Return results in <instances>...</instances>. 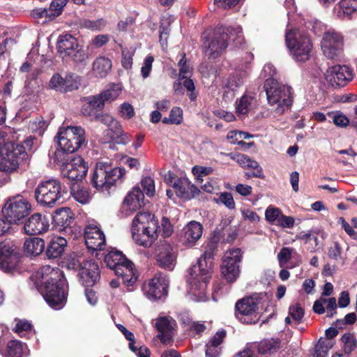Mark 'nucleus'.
I'll return each mask as SVG.
<instances>
[{
    "label": "nucleus",
    "instance_id": "1",
    "mask_svg": "<svg viewBox=\"0 0 357 357\" xmlns=\"http://www.w3.org/2000/svg\"><path fill=\"white\" fill-rule=\"evenodd\" d=\"M39 291L50 307L61 310L67 300V284L62 271L57 266H43L36 273Z\"/></svg>",
    "mask_w": 357,
    "mask_h": 357
},
{
    "label": "nucleus",
    "instance_id": "2",
    "mask_svg": "<svg viewBox=\"0 0 357 357\" xmlns=\"http://www.w3.org/2000/svg\"><path fill=\"white\" fill-rule=\"evenodd\" d=\"M214 252V246L211 245L188 271V291L195 301L208 300L207 286L213 272Z\"/></svg>",
    "mask_w": 357,
    "mask_h": 357
},
{
    "label": "nucleus",
    "instance_id": "3",
    "mask_svg": "<svg viewBox=\"0 0 357 357\" xmlns=\"http://www.w3.org/2000/svg\"><path fill=\"white\" fill-rule=\"evenodd\" d=\"M235 47H241L245 43L242 27L220 26L217 28L212 36L204 42L205 54L209 59L220 56L230 43Z\"/></svg>",
    "mask_w": 357,
    "mask_h": 357
},
{
    "label": "nucleus",
    "instance_id": "4",
    "mask_svg": "<svg viewBox=\"0 0 357 357\" xmlns=\"http://www.w3.org/2000/svg\"><path fill=\"white\" fill-rule=\"evenodd\" d=\"M158 220L153 215L149 212H139L132 221V238L139 245L150 247L158 236Z\"/></svg>",
    "mask_w": 357,
    "mask_h": 357
},
{
    "label": "nucleus",
    "instance_id": "5",
    "mask_svg": "<svg viewBox=\"0 0 357 357\" xmlns=\"http://www.w3.org/2000/svg\"><path fill=\"white\" fill-rule=\"evenodd\" d=\"M264 89L268 103L277 114L281 115L291 107L294 98L291 86L282 84L275 79H268L265 82Z\"/></svg>",
    "mask_w": 357,
    "mask_h": 357
},
{
    "label": "nucleus",
    "instance_id": "6",
    "mask_svg": "<svg viewBox=\"0 0 357 357\" xmlns=\"http://www.w3.org/2000/svg\"><path fill=\"white\" fill-rule=\"evenodd\" d=\"M285 43L296 62L303 63L310 59L313 45L308 36L299 30H287Z\"/></svg>",
    "mask_w": 357,
    "mask_h": 357
},
{
    "label": "nucleus",
    "instance_id": "7",
    "mask_svg": "<svg viewBox=\"0 0 357 357\" xmlns=\"http://www.w3.org/2000/svg\"><path fill=\"white\" fill-rule=\"evenodd\" d=\"M125 170L103 162H97L91 175L92 185L98 191L108 192L115 183L123 177Z\"/></svg>",
    "mask_w": 357,
    "mask_h": 357
},
{
    "label": "nucleus",
    "instance_id": "8",
    "mask_svg": "<svg viewBox=\"0 0 357 357\" xmlns=\"http://www.w3.org/2000/svg\"><path fill=\"white\" fill-rule=\"evenodd\" d=\"M107 267L114 271L116 275L121 277L123 282L128 287L132 286L137 280L133 264L127 259L122 252L112 250L105 257Z\"/></svg>",
    "mask_w": 357,
    "mask_h": 357
},
{
    "label": "nucleus",
    "instance_id": "9",
    "mask_svg": "<svg viewBox=\"0 0 357 357\" xmlns=\"http://www.w3.org/2000/svg\"><path fill=\"white\" fill-rule=\"evenodd\" d=\"M26 155L23 146L6 144L0 151V171L6 174L16 172Z\"/></svg>",
    "mask_w": 357,
    "mask_h": 357
},
{
    "label": "nucleus",
    "instance_id": "10",
    "mask_svg": "<svg viewBox=\"0 0 357 357\" xmlns=\"http://www.w3.org/2000/svg\"><path fill=\"white\" fill-rule=\"evenodd\" d=\"M85 142V132L80 126L61 128L57 133V143L63 152L74 153Z\"/></svg>",
    "mask_w": 357,
    "mask_h": 357
},
{
    "label": "nucleus",
    "instance_id": "11",
    "mask_svg": "<svg viewBox=\"0 0 357 357\" xmlns=\"http://www.w3.org/2000/svg\"><path fill=\"white\" fill-rule=\"evenodd\" d=\"M63 192L59 181L50 179L38 185L35 190V198L41 205L52 206L56 203L60 202Z\"/></svg>",
    "mask_w": 357,
    "mask_h": 357
},
{
    "label": "nucleus",
    "instance_id": "12",
    "mask_svg": "<svg viewBox=\"0 0 357 357\" xmlns=\"http://www.w3.org/2000/svg\"><path fill=\"white\" fill-rule=\"evenodd\" d=\"M31 211L29 201L21 195L9 198L2 209L4 218L10 224H19Z\"/></svg>",
    "mask_w": 357,
    "mask_h": 357
},
{
    "label": "nucleus",
    "instance_id": "13",
    "mask_svg": "<svg viewBox=\"0 0 357 357\" xmlns=\"http://www.w3.org/2000/svg\"><path fill=\"white\" fill-rule=\"evenodd\" d=\"M258 296L253 295L245 297L236 303V317L242 323L247 324H255L259 319Z\"/></svg>",
    "mask_w": 357,
    "mask_h": 357
},
{
    "label": "nucleus",
    "instance_id": "14",
    "mask_svg": "<svg viewBox=\"0 0 357 357\" xmlns=\"http://www.w3.org/2000/svg\"><path fill=\"white\" fill-rule=\"evenodd\" d=\"M243 258V252L240 248H232L225 252L221 272L229 282H234L240 275L239 263Z\"/></svg>",
    "mask_w": 357,
    "mask_h": 357
},
{
    "label": "nucleus",
    "instance_id": "15",
    "mask_svg": "<svg viewBox=\"0 0 357 357\" xmlns=\"http://www.w3.org/2000/svg\"><path fill=\"white\" fill-rule=\"evenodd\" d=\"M324 54L328 59H338L343 51V38L340 33L334 31L324 33L321 43Z\"/></svg>",
    "mask_w": 357,
    "mask_h": 357
},
{
    "label": "nucleus",
    "instance_id": "16",
    "mask_svg": "<svg viewBox=\"0 0 357 357\" xmlns=\"http://www.w3.org/2000/svg\"><path fill=\"white\" fill-rule=\"evenodd\" d=\"M169 280L162 274L155 275L143 286V291L149 299H160L167 294Z\"/></svg>",
    "mask_w": 357,
    "mask_h": 357
},
{
    "label": "nucleus",
    "instance_id": "17",
    "mask_svg": "<svg viewBox=\"0 0 357 357\" xmlns=\"http://www.w3.org/2000/svg\"><path fill=\"white\" fill-rule=\"evenodd\" d=\"M352 70L346 65H335L329 67L326 73V79L333 86H344L353 79Z\"/></svg>",
    "mask_w": 357,
    "mask_h": 357
},
{
    "label": "nucleus",
    "instance_id": "18",
    "mask_svg": "<svg viewBox=\"0 0 357 357\" xmlns=\"http://www.w3.org/2000/svg\"><path fill=\"white\" fill-rule=\"evenodd\" d=\"M85 243L89 250L97 251L105 246V236L96 222H89L84 229Z\"/></svg>",
    "mask_w": 357,
    "mask_h": 357
},
{
    "label": "nucleus",
    "instance_id": "19",
    "mask_svg": "<svg viewBox=\"0 0 357 357\" xmlns=\"http://www.w3.org/2000/svg\"><path fill=\"white\" fill-rule=\"evenodd\" d=\"M87 170L88 167L84 159L77 156L63 164L62 174L70 181H79L85 177Z\"/></svg>",
    "mask_w": 357,
    "mask_h": 357
},
{
    "label": "nucleus",
    "instance_id": "20",
    "mask_svg": "<svg viewBox=\"0 0 357 357\" xmlns=\"http://www.w3.org/2000/svg\"><path fill=\"white\" fill-rule=\"evenodd\" d=\"M176 321L170 317H160L155 324L158 331V337L164 344H170L175 333Z\"/></svg>",
    "mask_w": 357,
    "mask_h": 357
},
{
    "label": "nucleus",
    "instance_id": "21",
    "mask_svg": "<svg viewBox=\"0 0 357 357\" xmlns=\"http://www.w3.org/2000/svg\"><path fill=\"white\" fill-rule=\"evenodd\" d=\"M54 226L66 235L70 236L73 231L71 224L73 222L74 215L68 207H62L55 211L53 215Z\"/></svg>",
    "mask_w": 357,
    "mask_h": 357
},
{
    "label": "nucleus",
    "instance_id": "22",
    "mask_svg": "<svg viewBox=\"0 0 357 357\" xmlns=\"http://www.w3.org/2000/svg\"><path fill=\"white\" fill-rule=\"evenodd\" d=\"M203 233L202 225L197 221H190L183 229L181 242L187 248L193 247Z\"/></svg>",
    "mask_w": 357,
    "mask_h": 357
},
{
    "label": "nucleus",
    "instance_id": "23",
    "mask_svg": "<svg viewBox=\"0 0 357 357\" xmlns=\"http://www.w3.org/2000/svg\"><path fill=\"white\" fill-rule=\"evenodd\" d=\"M99 276V268L96 262L91 260L82 263L79 273V280L82 285L93 286Z\"/></svg>",
    "mask_w": 357,
    "mask_h": 357
},
{
    "label": "nucleus",
    "instance_id": "24",
    "mask_svg": "<svg viewBox=\"0 0 357 357\" xmlns=\"http://www.w3.org/2000/svg\"><path fill=\"white\" fill-rule=\"evenodd\" d=\"M144 195L139 187H135L130 191L124 199L122 212L126 215H130L134 211L144 206Z\"/></svg>",
    "mask_w": 357,
    "mask_h": 357
},
{
    "label": "nucleus",
    "instance_id": "25",
    "mask_svg": "<svg viewBox=\"0 0 357 357\" xmlns=\"http://www.w3.org/2000/svg\"><path fill=\"white\" fill-rule=\"evenodd\" d=\"M19 259L18 253L8 243H0V269L8 272L13 269Z\"/></svg>",
    "mask_w": 357,
    "mask_h": 357
},
{
    "label": "nucleus",
    "instance_id": "26",
    "mask_svg": "<svg viewBox=\"0 0 357 357\" xmlns=\"http://www.w3.org/2000/svg\"><path fill=\"white\" fill-rule=\"evenodd\" d=\"M49 227V221L45 216L35 213L25 222L24 229L26 234L36 235L45 232Z\"/></svg>",
    "mask_w": 357,
    "mask_h": 357
},
{
    "label": "nucleus",
    "instance_id": "27",
    "mask_svg": "<svg viewBox=\"0 0 357 357\" xmlns=\"http://www.w3.org/2000/svg\"><path fill=\"white\" fill-rule=\"evenodd\" d=\"M176 255L169 245L165 243L159 247L156 261L161 268L172 271L176 264Z\"/></svg>",
    "mask_w": 357,
    "mask_h": 357
},
{
    "label": "nucleus",
    "instance_id": "28",
    "mask_svg": "<svg viewBox=\"0 0 357 357\" xmlns=\"http://www.w3.org/2000/svg\"><path fill=\"white\" fill-rule=\"evenodd\" d=\"M256 96L251 93H245L241 98L237 99L235 103L236 112L240 119H244L248 114L254 110L257 105Z\"/></svg>",
    "mask_w": 357,
    "mask_h": 357
},
{
    "label": "nucleus",
    "instance_id": "29",
    "mask_svg": "<svg viewBox=\"0 0 357 357\" xmlns=\"http://www.w3.org/2000/svg\"><path fill=\"white\" fill-rule=\"evenodd\" d=\"M178 197L183 199H190L194 197L199 190L195 185L190 184L186 178H177L172 185Z\"/></svg>",
    "mask_w": 357,
    "mask_h": 357
},
{
    "label": "nucleus",
    "instance_id": "30",
    "mask_svg": "<svg viewBox=\"0 0 357 357\" xmlns=\"http://www.w3.org/2000/svg\"><path fill=\"white\" fill-rule=\"evenodd\" d=\"M333 12L338 18L349 19L357 12V0H341Z\"/></svg>",
    "mask_w": 357,
    "mask_h": 357
},
{
    "label": "nucleus",
    "instance_id": "31",
    "mask_svg": "<svg viewBox=\"0 0 357 357\" xmlns=\"http://www.w3.org/2000/svg\"><path fill=\"white\" fill-rule=\"evenodd\" d=\"M77 39L72 35L66 33L59 37L57 50L62 56H68L78 47Z\"/></svg>",
    "mask_w": 357,
    "mask_h": 357
},
{
    "label": "nucleus",
    "instance_id": "32",
    "mask_svg": "<svg viewBox=\"0 0 357 357\" xmlns=\"http://www.w3.org/2000/svg\"><path fill=\"white\" fill-rule=\"evenodd\" d=\"M81 112L84 116L96 119L98 110L102 109V102L96 96L85 97L82 100Z\"/></svg>",
    "mask_w": 357,
    "mask_h": 357
},
{
    "label": "nucleus",
    "instance_id": "33",
    "mask_svg": "<svg viewBox=\"0 0 357 357\" xmlns=\"http://www.w3.org/2000/svg\"><path fill=\"white\" fill-rule=\"evenodd\" d=\"M68 240L65 237L53 236L47 246L46 255L50 259H55L60 257L67 245Z\"/></svg>",
    "mask_w": 357,
    "mask_h": 357
},
{
    "label": "nucleus",
    "instance_id": "34",
    "mask_svg": "<svg viewBox=\"0 0 357 357\" xmlns=\"http://www.w3.org/2000/svg\"><path fill=\"white\" fill-rule=\"evenodd\" d=\"M112 68V61L105 56L96 59L93 63L92 72L96 77L102 78L107 76Z\"/></svg>",
    "mask_w": 357,
    "mask_h": 357
},
{
    "label": "nucleus",
    "instance_id": "35",
    "mask_svg": "<svg viewBox=\"0 0 357 357\" xmlns=\"http://www.w3.org/2000/svg\"><path fill=\"white\" fill-rule=\"evenodd\" d=\"M44 240L39 237L27 238L24 243V252L29 256H38L45 249Z\"/></svg>",
    "mask_w": 357,
    "mask_h": 357
},
{
    "label": "nucleus",
    "instance_id": "36",
    "mask_svg": "<svg viewBox=\"0 0 357 357\" xmlns=\"http://www.w3.org/2000/svg\"><path fill=\"white\" fill-rule=\"evenodd\" d=\"M122 91V86L120 84H110L107 89L102 91L98 95H96V98L99 99L102 102V106L104 107V105L106 102H112L116 99Z\"/></svg>",
    "mask_w": 357,
    "mask_h": 357
},
{
    "label": "nucleus",
    "instance_id": "37",
    "mask_svg": "<svg viewBox=\"0 0 357 357\" xmlns=\"http://www.w3.org/2000/svg\"><path fill=\"white\" fill-rule=\"evenodd\" d=\"M280 345L279 339H265L261 340L257 346H252V348L257 350L258 354L266 355L275 352Z\"/></svg>",
    "mask_w": 357,
    "mask_h": 357
},
{
    "label": "nucleus",
    "instance_id": "38",
    "mask_svg": "<svg viewBox=\"0 0 357 357\" xmlns=\"http://www.w3.org/2000/svg\"><path fill=\"white\" fill-rule=\"evenodd\" d=\"M244 73L235 72L231 74L227 79L223 82V87L225 93L234 92L243 84Z\"/></svg>",
    "mask_w": 357,
    "mask_h": 357
},
{
    "label": "nucleus",
    "instance_id": "39",
    "mask_svg": "<svg viewBox=\"0 0 357 357\" xmlns=\"http://www.w3.org/2000/svg\"><path fill=\"white\" fill-rule=\"evenodd\" d=\"M172 22L171 16H163L161 20V25L160 26V43L162 49L167 46V38L169 34V26Z\"/></svg>",
    "mask_w": 357,
    "mask_h": 357
},
{
    "label": "nucleus",
    "instance_id": "40",
    "mask_svg": "<svg viewBox=\"0 0 357 357\" xmlns=\"http://www.w3.org/2000/svg\"><path fill=\"white\" fill-rule=\"evenodd\" d=\"M70 188V193L77 202L82 204H86L89 202L91 195L86 188H80L78 185H73Z\"/></svg>",
    "mask_w": 357,
    "mask_h": 357
},
{
    "label": "nucleus",
    "instance_id": "41",
    "mask_svg": "<svg viewBox=\"0 0 357 357\" xmlns=\"http://www.w3.org/2000/svg\"><path fill=\"white\" fill-rule=\"evenodd\" d=\"M333 343L330 340L319 339L314 347V357H326L328 351L333 347Z\"/></svg>",
    "mask_w": 357,
    "mask_h": 357
},
{
    "label": "nucleus",
    "instance_id": "42",
    "mask_svg": "<svg viewBox=\"0 0 357 357\" xmlns=\"http://www.w3.org/2000/svg\"><path fill=\"white\" fill-rule=\"evenodd\" d=\"M24 353L23 345L18 340H10L7 344L6 357H22Z\"/></svg>",
    "mask_w": 357,
    "mask_h": 357
},
{
    "label": "nucleus",
    "instance_id": "43",
    "mask_svg": "<svg viewBox=\"0 0 357 357\" xmlns=\"http://www.w3.org/2000/svg\"><path fill=\"white\" fill-rule=\"evenodd\" d=\"M28 128L31 132L42 135L47 128V123L42 118H36L29 121Z\"/></svg>",
    "mask_w": 357,
    "mask_h": 357
},
{
    "label": "nucleus",
    "instance_id": "44",
    "mask_svg": "<svg viewBox=\"0 0 357 357\" xmlns=\"http://www.w3.org/2000/svg\"><path fill=\"white\" fill-rule=\"evenodd\" d=\"M328 255L331 259L336 261H340L342 265L346 262L347 257L345 255H342V248L337 242H335L334 244L329 248Z\"/></svg>",
    "mask_w": 357,
    "mask_h": 357
},
{
    "label": "nucleus",
    "instance_id": "45",
    "mask_svg": "<svg viewBox=\"0 0 357 357\" xmlns=\"http://www.w3.org/2000/svg\"><path fill=\"white\" fill-rule=\"evenodd\" d=\"M80 77L73 73L68 74L65 77L64 93L72 91L79 88Z\"/></svg>",
    "mask_w": 357,
    "mask_h": 357
},
{
    "label": "nucleus",
    "instance_id": "46",
    "mask_svg": "<svg viewBox=\"0 0 357 357\" xmlns=\"http://www.w3.org/2000/svg\"><path fill=\"white\" fill-rule=\"evenodd\" d=\"M178 66L179 68V78L185 79L190 77L192 74V68L191 66L187 63V59L185 58V54H182V57L179 60L178 63Z\"/></svg>",
    "mask_w": 357,
    "mask_h": 357
},
{
    "label": "nucleus",
    "instance_id": "47",
    "mask_svg": "<svg viewBox=\"0 0 357 357\" xmlns=\"http://www.w3.org/2000/svg\"><path fill=\"white\" fill-rule=\"evenodd\" d=\"M341 340L345 353L349 354L357 348V340L353 334L345 333L342 335Z\"/></svg>",
    "mask_w": 357,
    "mask_h": 357
},
{
    "label": "nucleus",
    "instance_id": "48",
    "mask_svg": "<svg viewBox=\"0 0 357 357\" xmlns=\"http://www.w3.org/2000/svg\"><path fill=\"white\" fill-rule=\"evenodd\" d=\"M122 52L121 63L124 68L130 69L132 66V57L135 53V48L130 47L129 49L123 48L121 46Z\"/></svg>",
    "mask_w": 357,
    "mask_h": 357
},
{
    "label": "nucleus",
    "instance_id": "49",
    "mask_svg": "<svg viewBox=\"0 0 357 357\" xmlns=\"http://www.w3.org/2000/svg\"><path fill=\"white\" fill-rule=\"evenodd\" d=\"M68 56H70L75 63L82 66L86 65L89 59L88 53L84 50L79 48V47Z\"/></svg>",
    "mask_w": 357,
    "mask_h": 357
},
{
    "label": "nucleus",
    "instance_id": "50",
    "mask_svg": "<svg viewBox=\"0 0 357 357\" xmlns=\"http://www.w3.org/2000/svg\"><path fill=\"white\" fill-rule=\"evenodd\" d=\"M68 0H53L49 8L52 19L60 15L62 13L63 8L66 5Z\"/></svg>",
    "mask_w": 357,
    "mask_h": 357
},
{
    "label": "nucleus",
    "instance_id": "51",
    "mask_svg": "<svg viewBox=\"0 0 357 357\" xmlns=\"http://www.w3.org/2000/svg\"><path fill=\"white\" fill-rule=\"evenodd\" d=\"M83 26L92 31H100L103 29L107 21L103 18H99L96 20H86L83 22Z\"/></svg>",
    "mask_w": 357,
    "mask_h": 357
},
{
    "label": "nucleus",
    "instance_id": "52",
    "mask_svg": "<svg viewBox=\"0 0 357 357\" xmlns=\"http://www.w3.org/2000/svg\"><path fill=\"white\" fill-rule=\"evenodd\" d=\"M328 116L333 120V123L339 127H346L349 123V119L340 112H331Z\"/></svg>",
    "mask_w": 357,
    "mask_h": 357
},
{
    "label": "nucleus",
    "instance_id": "53",
    "mask_svg": "<svg viewBox=\"0 0 357 357\" xmlns=\"http://www.w3.org/2000/svg\"><path fill=\"white\" fill-rule=\"evenodd\" d=\"M64 82L65 78L62 77L61 75L56 73L51 77L49 86L52 89L64 93Z\"/></svg>",
    "mask_w": 357,
    "mask_h": 357
},
{
    "label": "nucleus",
    "instance_id": "54",
    "mask_svg": "<svg viewBox=\"0 0 357 357\" xmlns=\"http://www.w3.org/2000/svg\"><path fill=\"white\" fill-rule=\"evenodd\" d=\"M216 203H221L224 204L229 209H234L235 208V202L233 196L230 192H222L218 199L215 200Z\"/></svg>",
    "mask_w": 357,
    "mask_h": 357
},
{
    "label": "nucleus",
    "instance_id": "55",
    "mask_svg": "<svg viewBox=\"0 0 357 357\" xmlns=\"http://www.w3.org/2000/svg\"><path fill=\"white\" fill-rule=\"evenodd\" d=\"M144 191L149 197H153L155 195V182L150 176L144 178L141 181Z\"/></svg>",
    "mask_w": 357,
    "mask_h": 357
},
{
    "label": "nucleus",
    "instance_id": "56",
    "mask_svg": "<svg viewBox=\"0 0 357 357\" xmlns=\"http://www.w3.org/2000/svg\"><path fill=\"white\" fill-rule=\"evenodd\" d=\"M109 135V140H114L117 136L122 135L123 130L119 121L114 119L109 129L106 131Z\"/></svg>",
    "mask_w": 357,
    "mask_h": 357
},
{
    "label": "nucleus",
    "instance_id": "57",
    "mask_svg": "<svg viewBox=\"0 0 357 357\" xmlns=\"http://www.w3.org/2000/svg\"><path fill=\"white\" fill-rule=\"evenodd\" d=\"M213 169L211 167H204L196 165L192 168V173L195 176H197V181H202V176H208L212 174Z\"/></svg>",
    "mask_w": 357,
    "mask_h": 357
},
{
    "label": "nucleus",
    "instance_id": "58",
    "mask_svg": "<svg viewBox=\"0 0 357 357\" xmlns=\"http://www.w3.org/2000/svg\"><path fill=\"white\" fill-rule=\"evenodd\" d=\"M296 238L303 241L304 243H308L313 241L314 245L312 248L311 252H312L318 245V238L312 231H309L307 233L301 232L296 236Z\"/></svg>",
    "mask_w": 357,
    "mask_h": 357
},
{
    "label": "nucleus",
    "instance_id": "59",
    "mask_svg": "<svg viewBox=\"0 0 357 357\" xmlns=\"http://www.w3.org/2000/svg\"><path fill=\"white\" fill-rule=\"evenodd\" d=\"M153 61L154 58L151 55H148L145 58L141 68V74L144 79L147 78L150 75Z\"/></svg>",
    "mask_w": 357,
    "mask_h": 357
},
{
    "label": "nucleus",
    "instance_id": "60",
    "mask_svg": "<svg viewBox=\"0 0 357 357\" xmlns=\"http://www.w3.org/2000/svg\"><path fill=\"white\" fill-rule=\"evenodd\" d=\"M292 248H282L280 252L278 254V259L280 266L283 267L291 259Z\"/></svg>",
    "mask_w": 357,
    "mask_h": 357
},
{
    "label": "nucleus",
    "instance_id": "61",
    "mask_svg": "<svg viewBox=\"0 0 357 357\" xmlns=\"http://www.w3.org/2000/svg\"><path fill=\"white\" fill-rule=\"evenodd\" d=\"M281 214V211L279 208L272 206H268L265 211L266 219L270 222H273L275 220L278 222Z\"/></svg>",
    "mask_w": 357,
    "mask_h": 357
},
{
    "label": "nucleus",
    "instance_id": "62",
    "mask_svg": "<svg viewBox=\"0 0 357 357\" xmlns=\"http://www.w3.org/2000/svg\"><path fill=\"white\" fill-rule=\"evenodd\" d=\"M307 27L311 29L316 35H320L321 33H325V25L317 20L310 21L307 24Z\"/></svg>",
    "mask_w": 357,
    "mask_h": 357
},
{
    "label": "nucleus",
    "instance_id": "63",
    "mask_svg": "<svg viewBox=\"0 0 357 357\" xmlns=\"http://www.w3.org/2000/svg\"><path fill=\"white\" fill-rule=\"evenodd\" d=\"M289 312L291 317L296 321H300L304 315L303 308L298 304H294L289 307Z\"/></svg>",
    "mask_w": 357,
    "mask_h": 357
},
{
    "label": "nucleus",
    "instance_id": "64",
    "mask_svg": "<svg viewBox=\"0 0 357 357\" xmlns=\"http://www.w3.org/2000/svg\"><path fill=\"white\" fill-rule=\"evenodd\" d=\"M31 16L37 20L45 18L46 20H52V15L47 8H38L33 9L31 13Z\"/></svg>",
    "mask_w": 357,
    "mask_h": 357
}]
</instances>
